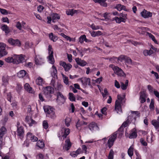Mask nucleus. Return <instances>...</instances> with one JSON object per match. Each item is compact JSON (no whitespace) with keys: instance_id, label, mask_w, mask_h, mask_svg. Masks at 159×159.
Returning a JSON list of instances; mask_svg holds the SVG:
<instances>
[{"instance_id":"1","label":"nucleus","mask_w":159,"mask_h":159,"mask_svg":"<svg viewBox=\"0 0 159 159\" xmlns=\"http://www.w3.org/2000/svg\"><path fill=\"white\" fill-rule=\"evenodd\" d=\"M45 112L47 116L54 119L56 117L55 112V109L50 106H46L43 107Z\"/></svg>"},{"instance_id":"2","label":"nucleus","mask_w":159,"mask_h":159,"mask_svg":"<svg viewBox=\"0 0 159 159\" xmlns=\"http://www.w3.org/2000/svg\"><path fill=\"white\" fill-rule=\"evenodd\" d=\"M43 92L44 96L47 100H50L52 97V94L54 93L53 88L48 86L44 88Z\"/></svg>"},{"instance_id":"3","label":"nucleus","mask_w":159,"mask_h":159,"mask_svg":"<svg viewBox=\"0 0 159 159\" xmlns=\"http://www.w3.org/2000/svg\"><path fill=\"white\" fill-rule=\"evenodd\" d=\"M119 130V128L118 129V131L113 133L110 137L107 145H108L109 148H110L113 145L114 142L116 139L117 134V132Z\"/></svg>"},{"instance_id":"4","label":"nucleus","mask_w":159,"mask_h":159,"mask_svg":"<svg viewBox=\"0 0 159 159\" xmlns=\"http://www.w3.org/2000/svg\"><path fill=\"white\" fill-rule=\"evenodd\" d=\"M70 133V129L68 128H62L59 133V137L62 136L65 138Z\"/></svg>"},{"instance_id":"5","label":"nucleus","mask_w":159,"mask_h":159,"mask_svg":"<svg viewBox=\"0 0 159 159\" xmlns=\"http://www.w3.org/2000/svg\"><path fill=\"white\" fill-rule=\"evenodd\" d=\"M128 134V133L125 132V135L127 137H128L129 139H135L136 138L137 136V134L136 129L135 128H133L130 131L129 136L127 135Z\"/></svg>"},{"instance_id":"6","label":"nucleus","mask_w":159,"mask_h":159,"mask_svg":"<svg viewBox=\"0 0 159 159\" xmlns=\"http://www.w3.org/2000/svg\"><path fill=\"white\" fill-rule=\"evenodd\" d=\"M57 102L59 104H63L65 101V99L62 93L60 92H58L57 93Z\"/></svg>"},{"instance_id":"7","label":"nucleus","mask_w":159,"mask_h":159,"mask_svg":"<svg viewBox=\"0 0 159 159\" xmlns=\"http://www.w3.org/2000/svg\"><path fill=\"white\" fill-rule=\"evenodd\" d=\"M13 57L14 58V60L16 62L15 63L16 64H18L19 63L25 61V59L24 56L22 55H14Z\"/></svg>"},{"instance_id":"8","label":"nucleus","mask_w":159,"mask_h":159,"mask_svg":"<svg viewBox=\"0 0 159 159\" xmlns=\"http://www.w3.org/2000/svg\"><path fill=\"white\" fill-rule=\"evenodd\" d=\"M141 16L144 18H148L152 17V13L149 11L144 9L140 13Z\"/></svg>"},{"instance_id":"9","label":"nucleus","mask_w":159,"mask_h":159,"mask_svg":"<svg viewBox=\"0 0 159 159\" xmlns=\"http://www.w3.org/2000/svg\"><path fill=\"white\" fill-rule=\"evenodd\" d=\"M7 129L5 127L2 126L0 129V147L1 148L2 145L4 144L2 143V137L6 133Z\"/></svg>"},{"instance_id":"10","label":"nucleus","mask_w":159,"mask_h":159,"mask_svg":"<svg viewBox=\"0 0 159 159\" xmlns=\"http://www.w3.org/2000/svg\"><path fill=\"white\" fill-rule=\"evenodd\" d=\"M5 44L0 43V57L6 55L7 52L5 50Z\"/></svg>"},{"instance_id":"11","label":"nucleus","mask_w":159,"mask_h":159,"mask_svg":"<svg viewBox=\"0 0 159 159\" xmlns=\"http://www.w3.org/2000/svg\"><path fill=\"white\" fill-rule=\"evenodd\" d=\"M129 120L128 119L124 121L120 127V137L122 135L124 132V128L127 126L129 125Z\"/></svg>"},{"instance_id":"12","label":"nucleus","mask_w":159,"mask_h":159,"mask_svg":"<svg viewBox=\"0 0 159 159\" xmlns=\"http://www.w3.org/2000/svg\"><path fill=\"white\" fill-rule=\"evenodd\" d=\"M8 43L11 44L13 46H20L21 43L20 41L17 39H13L12 38H10L8 40Z\"/></svg>"},{"instance_id":"13","label":"nucleus","mask_w":159,"mask_h":159,"mask_svg":"<svg viewBox=\"0 0 159 159\" xmlns=\"http://www.w3.org/2000/svg\"><path fill=\"white\" fill-rule=\"evenodd\" d=\"M124 60L126 64H131L132 63L131 59L127 56L121 55L120 56V61Z\"/></svg>"},{"instance_id":"14","label":"nucleus","mask_w":159,"mask_h":159,"mask_svg":"<svg viewBox=\"0 0 159 159\" xmlns=\"http://www.w3.org/2000/svg\"><path fill=\"white\" fill-rule=\"evenodd\" d=\"M89 129L93 132L94 131L99 130V128L97 124L94 122H92L90 123L89 125Z\"/></svg>"},{"instance_id":"15","label":"nucleus","mask_w":159,"mask_h":159,"mask_svg":"<svg viewBox=\"0 0 159 159\" xmlns=\"http://www.w3.org/2000/svg\"><path fill=\"white\" fill-rule=\"evenodd\" d=\"M82 84L85 86L88 85L89 86H91L90 79L89 78L86 77L81 78L80 79Z\"/></svg>"},{"instance_id":"16","label":"nucleus","mask_w":159,"mask_h":159,"mask_svg":"<svg viewBox=\"0 0 159 159\" xmlns=\"http://www.w3.org/2000/svg\"><path fill=\"white\" fill-rule=\"evenodd\" d=\"M60 64L61 66L63 67L66 71L69 70L72 67L70 64L69 63L66 64V62L64 61H61Z\"/></svg>"},{"instance_id":"17","label":"nucleus","mask_w":159,"mask_h":159,"mask_svg":"<svg viewBox=\"0 0 159 159\" xmlns=\"http://www.w3.org/2000/svg\"><path fill=\"white\" fill-rule=\"evenodd\" d=\"M17 135L20 139L23 138L24 133V129L22 126H20L17 128Z\"/></svg>"},{"instance_id":"18","label":"nucleus","mask_w":159,"mask_h":159,"mask_svg":"<svg viewBox=\"0 0 159 159\" xmlns=\"http://www.w3.org/2000/svg\"><path fill=\"white\" fill-rule=\"evenodd\" d=\"M140 100L142 103H144L146 101V94L144 91L140 92Z\"/></svg>"},{"instance_id":"19","label":"nucleus","mask_w":159,"mask_h":159,"mask_svg":"<svg viewBox=\"0 0 159 159\" xmlns=\"http://www.w3.org/2000/svg\"><path fill=\"white\" fill-rule=\"evenodd\" d=\"M125 97V94H124V95L122 97H121L120 95V112H121L122 113H123V112L122 111L121 107L123 105V104L125 103L126 100Z\"/></svg>"},{"instance_id":"20","label":"nucleus","mask_w":159,"mask_h":159,"mask_svg":"<svg viewBox=\"0 0 159 159\" xmlns=\"http://www.w3.org/2000/svg\"><path fill=\"white\" fill-rule=\"evenodd\" d=\"M75 61L78 65L82 66H84L86 65L87 63L85 61L82 60L79 58H76Z\"/></svg>"},{"instance_id":"21","label":"nucleus","mask_w":159,"mask_h":159,"mask_svg":"<svg viewBox=\"0 0 159 159\" xmlns=\"http://www.w3.org/2000/svg\"><path fill=\"white\" fill-rule=\"evenodd\" d=\"M11 77L8 76H4L2 77V85L6 86L8 84V81L9 79Z\"/></svg>"},{"instance_id":"22","label":"nucleus","mask_w":159,"mask_h":159,"mask_svg":"<svg viewBox=\"0 0 159 159\" xmlns=\"http://www.w3.org/2000/svg\"><path fill=\"white\" fill-rule=\"evenodd\" d=\"M71 146V143L69 139H66L65 141V144L63 147V148L66 151L69 150Z\"/></svg>"},{"instance_id":"23","label":"nucleus","mask_w":159,"mask_h":159,"mask_svg":"<svg viewBox=\"0 0 159 159\" xmlns=\"http://www.w3.org/2000/svg\"><path fill=\"white\" fill-rule=\"evenodd\" d=\"M119 95H117V100L116 101L115 110L117 112V113H118L119 110Z\"/></svg>"},{"instance_id":"24","label":"nucleus","mask_w":159,"mask_h":159,"mask_svg":"<svg viewBox=\"0 0 159 159\" xmlns=\"http://www.w3.org/2000/svg\"><path fill=\"white\" fill-rule=\"evenodd\" d=\"M132 116L133 117V119L134 121L136 120L137 117H139L140 116V113L138 111H131V114Z\"/></svg>"},{"instance_id":"25","label":"nucleus","mask_w":159,"mask_h":159,"mask_svg":"<svg viewBox=\"0 0 159 159\" xmlns=\"http://www.w3.org/2000/svg\"><path fill=\"white\" fill-rule=\"evenodd\" d=\"M35 64L37 65H41L44 63L43 59L39 56L38 57L36 56L35 58Z\"/></svg>"},{"instance_id":"26","label":"nucleus","mask_w":159,"mask_h":159,"mask_svg":"<svg viewBox=\"0 0 159 159\" xmlns=\"http://www.w3.org/2000/svg\"><path fill=\"white\" fill-rule=\"evenodd\" d=\"M95 3H98L102 6L106 7L107 6V3L105 2L107 0H93Z\"/></svg>"},{"instance_id":"27","label":"nucleus","mask_w":159,"mask_h":159,"mask_svg":"<svg viewBox=\"0 0 159 159\" xmlns=\"http://www.w3.org/2000/svg\"><path fill=\"white\" fill-rule=\"evenodd\" d=\"M153 51L151 49H150L149 50L145 49L143 51V54L145 56H150L153 54Z\"/></svg>"},{"instance_id":"28","label":"nucleus","mask_w":159,"mask_h":159,"mask_svg":"<svg viewBox=\"0 0 159 159\" xmlns=\"http://www.w3.org/2000/svg\"><path fill=\"white\" fill-rule=\"evenodd\" d=\"M128 83L129 81L127 80H126L125 84L122 82H120L121 89L123 90H125L127 88Z\"/></svg>"},{"instance_id":"29","label":"nucleus","mask_w":159,"mask_h":159,"mask_svg":"<svg viewBox=\"0 0 159 159\" xmlns=\"http://www.w3.org/2000/svg\"><path fill=\"white\" fill-rule=\"evenodd\" d=\"M50 16L52 17V21L54 22H55V20L56 19H60V16L57 13H52Z\"/></svg>"},{"instance_id":"30","label":"nucleus","mask_w":159,"mask_h":159,"mask_svg":"<svg viewBox=\"0 0 159 159\" xmlns=\"http://www.w3.org/2000/svg\"><path fill=\"white\" fill-rule=\"evenodd\" d=\"M1 29L7 34H8L10 32V30L9 29V27L5 25H2Z\"/></svg>"},{"instance_id":"31","label":"nucleus","mask_w":159,"mask_h":159,"mask_svg":"<svg viewBox=\"0 0 159 159\" xmlns=\"http://www.w3.org/2000/svg\"><path fill=\"white\" fill-rule=\"evenodd\" d=\"M78 11L74 9H70L66 11V13L68 15L73 16L75 14H77Z\"/></svg>"},{"instance_id":"32","label":"nucleus","mask_w":159,"mask_h":159,"mask_svg":"<svg viewBox=\"0 0 159 159\" xmlns=\"http://www.w3.org/2000/svg\"><path fill=\"white\" fill-rule=\"evenodd\" d=\"M114 71L115 73L118 76L119 75V68L117 66H115L113 65H111L109 66Z\"/></svg>"},{"instance_id":"33","label":"nucleus","mask_w":159,"mask_h":159,"mask_svg":"<svg viewBox=\"0 0 159 159\" xmlns=\"http://www.w3.org/2000/svg\"><path fill=\"white\" fill-rule=\"evenodd\" d=\"M127 15L122 13H120V23L121 22H125L127 19Z\"/></svg>"},{"instance_id":"34","label":"nucleus","mask_w":159,"mask_h":159,"mask_svg":"<svg viewBox=\"0 0 159 159\" xmlns=\"http://www.w3.org/2000/svg\"><path fill=\"white\" fill-rule=\"evenodd\" d=\"M26 72L24 70L20 71L17 74V76L19 78H22L26 74Z\"/></svg>"},{"instance_id":"35","label":"nucleus","mask_w":159,"mask_h":159,"mask_svg":"<svg viewBox=\"0 0 159 159\" xmlns=\"http://www.w3.org/2000/svg\"><path fill=\"white\" fill-rule=\"evenodd\" d=\"M152 124L156 129H158V131H159V121L153 120L152 121Z\"/></svg>"},{"instance_id":"36","label":"nucleus","mask_w":159,"mask_h":159,"mask_svg":"<svg viewBox=\"0 0 159 159\" xmlns=\"http://www.w3.org/2000/svg\"><path fill=\"white\" fill-rule=\"evenodd\" d=\"M134 147L133 146H131L129 148L128 151V153L129 156L131 157L133 155Z\"/></svg>"},{"instance_id":"37","label":"nucleus","mask_w":159,"mask_h":159,"mask_svg":"<svg viewBox=\"0 0 159 159\" xmlns=\"http://www.w3.org/2000/svg\"><path fill=\"white\" fill-rule=\"evenodd\" d=\"M49 37L51 40L54 42H56L58 39L57 37L56 36L53 35V34L52 33H51L49 34Z\"/></svg>"},{"instance_id":"38","label":"nucleus","mask_w":159,"mask_h":159,"mask_svg":"<svg viewBox=\"0 0 159 159\" xmlns=\"http://www.w3.org/2000/svg\"><path fill=\"white\" fill-rule=\"evenodd\" d=\"M148 29L147 27H138L137 29V32L140 34H143L142 31L143 30H147Z\"/></svg>"},{"instance_id":"39","label":"nucleus","mask_w":159,"mask_h":159,"mask_svg":"<svg viewBox=\"0 0 159 159\" xmlns=\"http://www.w3.org/2000/svg\"><path fill=\"white\" fill-rule=\"evenodd\" d=\"M147 34L148 35L150 38H151L152 40L155 43L157 44L158 42L157 41L156 39L154 36L151 33L147 32Z\"/></svg>"},{"instance_id":"40","label":"nucleus","mask_w":159,"mask_h":159,"mask_svg":"<svg viewBox=\"0 0 159 159\" xmlns=\"http://www.w3.org/2000/svg\"><path fill=\"white\" fill-rule=\"evenodd\" d=\"M37 146L40 148H42L44 146V144L43 141L39 140L37 143Z\"/></svg>"},{"instance_id":"41","label":"nucleus","mask_w":159,"mask_h":159,"mask_svg":"<svg viewBox=\"0 0 159 159\" xmlns=\"http://www.w3.org/2000/svg\"><path fill=\"white\" fill-rule=\"evenodd\" d=\"M5 61L8 63H10L12 62L13 63H15L16 62L14 60V58L12 57H9L5 59Z\"/></svg>"},{"instance_id":"42","label":"nucleus","mask_w":159,"mask_h":159,"mask_svg":"<svg viewBox=\"0 0 159 159\" xmlns=\"http://www.w3.org/2000/svg\"><path fill=\"white\" fill-rule=\"evenodd\" d=\"M36 84L38 85H42L43 83V79L41 77H39L36 80Z\"/></svg>"},{"instance_id":"43","label":"nucleus","mask_w":159,"mask_h":159,"mask_svg":"<svg viewBox=\"0 0 159 159\" xmlns=\"http://www.w3.org/2000/svg\"><path fill=\"white\" fill-rule=\"evenodd\" d=\"M148 89L150 93H154V91L156 90L153 88V87L150 85H148Z\"/></svg>"},{"instance_id":"44","label":"nucleus","mask_w":159,"mask_h":159,"mask_svg":"<svg viewBox=\"0 0 159 159\" xmlns=\"http://www.w3.org/2000/svg\"><path fill=\"white\" fill-rule=\"evenodd\" d=\"M62 75L63 78V80L64 83L66 85L68 84L69 81L68 77H66V75H63V74H62Z\"/></svg>"},{"instance_id":"45","label":"nucleus","mask_w":159,"mask_h":159,"mask_svg":"<svg viewBox=\"0 0 159 159\" xmlns=\"http://www.w3.org/2000/svg\"><path fill=\"white\" fill-rule=\"evenodd\" d=\"M48 58L49 62L52 64H53L54 62L53 55H49Z\"/></svg>"},{"instance_id":"46","label":"nucleus","mask_w":159,"mask_h":159,"mask_svg":"<svg viewBox=\"0 0 159 159\" xmlns=\"http://www.w3.org/2000/svg\"><path fill=\"white\" fill-rule=\"evenodd\" d=\"M69 99L71 101H75V98L74 96V94L72 93H69Z\"/></svg>"},{"instance_id":"47","label":"nucleus","mask_w":159,"mask_h":159,"mask_svg":"<svg viewBox=\"0 0 159 159\" xmlns=\"http://www.w3.org/2000/svg\"><path fill=\"white\" fill-rule=\"evenodd\" d=\"M154 107V102L153 99H152L149 105V108L151 110H153Z\"/></svg>"},{"instance_id":"48","label":"nucleus","mask_w":159,"mask_h":159,"mask_svg":"<svg viewBox=\"0 0 159 159\" xmlns=\"http://www.w3.org/2000/svg\"><path fill=\"white\" fill-rule=\"evenodd\" d=\"M113 155L114 151L112 149H111L108 156V159H113Z\"/></svg>"},{"instance_id":"49","label":"nucleus","mask_w":159,"mask_h":159,"mask_svg":"<svg viewBox=\"0 0 159 159\" xmlns=\"http://www.w3.org/2000/svg\"><path fill=\"white\" fill-rule=\"evenodd\" d=\"M28 122L30 126H32L33 124L36 123L35 121L33 120L31 118H30V120H28Z\"/></svg>"},{"instance_id":"50","label":"nucleus","mask_w":159,"mask_h":159,"mask_svg":"<svg viewBox=\"0 0 159 159\" xmlns=\"http://www.w3.org/2000/svg\"><path fill=\"white\" fill-rule=\"evenodd\" d=\"M48 50L49 55H53V51L51 45H49Z\"/></svg>"},{"instance_id":"51","label":"nucleus","mask_w":159,"mask_h":159,"mask_svg":"<svg viewBox=\"0 0 159 159\" xmlns=\"http://www.w3.org/2000/svg\"><path fill=\"white\" fill-rule=\"evenodd\" d=\"M86 39V36L84 35L81 36L79 38V42L82 43Z\"/></svg>"},{"instance_id":"52","label":"nucleus","mask_w":159,"mask_h":159,"mask_svg":"<svg viewBox=\"0 0 159 159\" xmlns=\"http://www.w3.org/2000/svg\"><path fill=\"white\" fill-rule=\"evenodd\" d=\"M71 121V119L70 118L68 117H66L65 120V122L66 125L67 127H68L70 125V122Z\"/></svg>"},{"instance_id":"53","label":"nucleus","mask_w":159,"mask_h":159,"mask_svg":"<svg viewBox=\"0 0 159 159\" xmlns=\"http://www.w3.org/2000/svg\"><path fill=\"white\" fill-rule=\"evenodd\" d=\"M140 142L141 144L143 146H147V143L145 141L144 139L143 138L140 139Z\"/></svg>"},{"instance_id":"54","label":"nucleus","mask_w":159,"mask_h":159,"mask_svg":"<svg viewBox=\"0 0 159 159\" xmlns=\"http://www.w3.org/2000/svg\"><path fill=\"white\" fill-rule=\"evenodd\" d=\"M32 134L30 132H28L26 135L27 140H31L33 136Z\"/></svg>"},{"instance_id":"55","label":"nucleus","mask_w":159,"mask_h":159,"mask_svg":"<svg viewBox=\"0 0 159 159\" xmlns=\"http://www.w3.org/2000/svg\"><path fill=\"white\" fill-rule=\"evenodd\" d=\"M61 36H62L64 38L66 39L67 40H69L70 41H71V39L70 37L66 35H65L64 34H63V33H61Z\"/></svg>"},{"instance_id":"56","label":"nucleus","mask_w":159,"mask_h":159,"mask_svg":"<svg viewBox=\"0 0 159 159\" xmlns=\"http://www.w3.org/2000/svg\"><path fill=\"white\" fill-rule=\"evenodd\" d=\"M43 128L45 129H47L48 127V123L46 120H44L43 121Z\"/></svg>"},{"instance_id":"57","label":"nucleus","mask_w":159,"mask_h":159,"mask_svg":"<svg viewBox=\"0 0 159 159\" xmlns=\"http://www.w3.org/2000/svg\"><path fill=\"white\" fill-rule=\"evenodd\" d=\"M22 87L21 85L19 83H17V86L16 88L17 91L19 92L22 89Z\"/></svg>"},{"instance_id":"58","label":"nucleus","mask_w":159,"mask_h":159,"mask_svg":"<svg viewBox=\"0 0 159 159\" xmlns=\"http://www.w3.org/2000/svg\"><path fill=\"white\" fill-rule=\"evenodd\" d=\"M121 76L123 77L124 78H125L126 76V75L122 70L121 68H120V77Z\"/></svg>"},{"instance_id":"59","label":"nucleus","mask_w":159,"mask_h":159,"mask_svg":"<svg viewBox=\"0 0 159 159\" xmlns=\"http://www.w3.org/2000/svg\"><path fill=\"white\" fill-rule=\"evenodd\" d=\"M43 9L44 7L41 5H39L37 7L38 11L39 12H42Z\"/></svg>"},{"instance_id":"60","label":"nucleus","mask_w":159,"mask_h":159,"mask_svg":"<svg viewBox=\"0 0 159 159\" xmlns=\"http://www.w3.org/2000/svg\"><path fill=\"white\" fill-rule=\"evenodd\" d=\"M90 27L92 28L93 30H96L99 29V27L98 26H95L94 24H92Z\"/></svg>"},{"instance_id":"61","label":"nucleus","mask_w":159,"mask_h":159,"mask_svg":"<svg viewBox=\"0 0 159 159\" xmlns=\"http://www.w3.org/2000/svg\"><path fill=\"white\" fill-rule=\"evenodd\" d=\"M151 73L152 74L154 75L157 79H159V75H158V74L157 72H155L152 70L151 71Z\"/></svg>"},{"instance_id":"62","label":"nucleus","mask_w":159,"mask_h":159,"mask_svg":"<svg viewBox=\"0 0 159 159\" xmlns=\"http://www.w3.org/2000/svg\"><path fill=\"white\" fill-rule=\"evenodd\" d=\"M120 11L122 10H123L125 11H128V9L126 8L125 6L122 5L120 4Z\"/></svg>"},{"instance_id":"63","label":"nucleus","mask_w":159,"mask_h":159,"mask_svg":"<svg viewBox=\"0 0 159 159\" xmlns=\"http://www.w3.org/2000/svg\"><path fill=\"white\" fill-rule=\"evenodd\" d=\"M0 11L1 13L3 14L7 15L8 14L7 11L5 9L0 8Z\"/></svg>"},{"instance_id":"64","label":"nucleus","mask_w":159,"mask_h":159,"mask_svg":"<svg viewBox=\"0 0 159 159\" xmlns=\"http://www.w3.org/2000/svg\"><path fill=\"white\" fill-rule=\"evenodd\" d=\"M39 99L42 102H43L45 100L43 97L42 94L41 93L39 94Z\"/></svg>"}]
</instances>
